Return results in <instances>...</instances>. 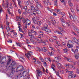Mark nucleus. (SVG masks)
<instances>
[{
	"label": "nucleus",
	"mask_w": 79,
	"mask_h": 79,
	"mask_svg": "<svg viewBox=\"0 0 79 79\" xmlns=\"http://www.w3.org/2000/svg\"><path fill=\"white\" fill-rule=\"evenodd\" d=\"M11 61V59L9 58L8 60V62L7 63V65L8 66L9 68L12 70V73L10 74L9 76L10 77H12L13 76V73H15V69L16 68L17 66V64L16 62L15 61H12L11 63H10Z\"/></svg>",
	"instance_id": "nucleus-1"
},
{
	"label": "nucleus",
	"mask_w": 79,
	"mask_h": 79,
	"mask_svg": "<svg viewBox=\"0 0 79 79\" xmlns=\"http://www.w3.org/2000/svg\"><path fill=\"white\" fill-rule=\"evenodd\" d=\"M34 1L36 3V5L37 6L35 8V10H36V11H39V12H40V11H39V8H42L41 4L37 0H34Z\"/></svg>",
	"instance_id": "nucleus-2"
},
{
	"label": "nucleus",
	"mask_w": 79,
	"mask_h": 79,
	"mask_svg": "<svg viewBox=\"0 0 79 79\" xmlns=\"http://www.w3.org/2000/svg\"><path fill=\"white\" fill-rule=\"evenodd\" d=\"M55 61L57 63V66L58 67V69H60L61 67V64L58 63V62H59V60H60L61 58H60V57H55Z\"/></svg>",
	"instance_id": "nucleus-3"
},
{
	"label": "nucleus",
	"mask_w": 79,
	"mask_h": 79,
	"mask_svg": "<svg viewBox=\"0 0 79 79\" xmlns=\"http://www.w3.org/2000/svg\"><path fill=\"white\" fill-rule=\"evenodd\" d=\"M22 69L24 70V68H23V65H20L16 69V73H18V71H20V72H21V73H20L19 75H21V74H22V73H21L23 72V71H22Z\"/></svg>",
	"instance_id": "nucleus-4"
},
{
	"label": "nucleus",
	"mask_w": 79,
	"mask_h": 79,
	"mask_svg": "<svg viewBox=\"0 0 79 79\" xmlns=\"http://www.w3.org/2000/svg\"><path fill=\"white\" fill-rule=\"evenodd\" d=\"M23 23H26L25 26V27L26 29H27V25H30V24H31V21L27 19H26L24 20H23Z\"/></svg>",
	"instance_id": "nucleus-5"
},
{
	"label": "nucleus",
	"mask_w": 79,
	"mask_h": 79,
	"mask_svg": "<svg viewBox=\"0 0 79 79\" xmlns=\"http://www.w3.org/2000/svg\"><path fill=\"white\" fill-rule=\"evenodd\" d=\"M60 20L63 23H65V24H68V26L69 27H70L72 25H71V22L69 21V20L65 22L64 21V19L62 18H60Z\"/></svg>",
	"instance_id": "nucleus-6"
},
{
	"label": "nucleus",
	"mask_w": 79,
	"mask_h": 79,
	"mask_svg": "<svg viewBox=\"0 0 79 79\" xmlns=\"http://www.w3.org/2000/svg\"><path fill=\"white\" fill-rule=\"evenodd\" d=\"M69 17L71 20H72V21H77L76 16L75 15H73V16H72L70 13L69 14Z\"/></svg>",
	"instance_id": "nucleus-7"
},
{
	"label": "nucleus",
	"mask_w": 79,
	"mask_h": 79,
	"mask_svg": "<svg viewBox=\"0 0 79 79\" xmlns=\"http://www.w3.org/2000/svg\"><path fill=\"white\" fill-rule=\"evenodd\" d=\"M36 72L37 74L36 75V76L38 77H41L42 76V71H40V70L38 69L36 70Z\"/></svg>",
	"instance_id": "nucleus-8"
},
{
	"label": "nucleus",
	"mask_w": 79,
	"mask_h": 79,
	"mask_svg": "<svg viewBox=\"0 0 79 79\" xmlns=\"http://www.w3.org/2000/svg\"><path fill=\"white\" fill-rule=\"evenodd\" d=\"M9 5V3L8 1H7L5 4L4 2H3V3L2 4V6H3L4 8H8V7Z\"/></svg>",
	"instance_id": "nucleus-9"
},
{
	"label": "nucleus",
	"mask_w": 79,
	"mask_h": 79,
	"mask_svg": "<svg viewBox=\"0 0 79 79\" xmlns=\"http://www.w3.org/2000/svg\"><path fill=\"white\" fill-rule=\"evenodd\" d=\"M48 1L49 0H45V1L43 2V4H45L47 6L50 5H51V3Z\"/></svg>",
	"instance_id": "nucleus-10"
},
{
	"label": "nucleus",
	"mask_w": 79,
	"mask_h": 79,
	"mask_svg": "<svg viewBox=\"0 0 79 79\" xmlns=\"http://www.w3.org/2000/svg\"><path fill=\"white\" fill-rule=\"evenodd\" d=\"M76 77V75H74L71 74H69L68 75V77L69 79H71V78H74Z\"/></svg>",
	"instance_id": "nucleus-11"
},
{
	"label": "nucleus",
	"mask_w": 79,
	"mask_h": 79,
	"mask_svg": "<svg viewBox=\"0 0 79 79\" xmlns=\"http://www.w3.org/2000/svg\"><path fill=\"white\" fill-rule=\"evenodd\" d=\"M60 14L62 16V17L63 18H64V19H66V15L64 13L61 12Z\"/></svg>",
	"instance_id": "nucleus-12"
},
{
	"label": "nucleus",
	"mask_w": 79,
	"mask_h": 79,
	"mask_svg": "<svg viewBox=\"0 0 79 79\" xmlns=\"http://www.w3.org/2000/svg\"><path fill=\"white\" fill-rule=\"evenodd\" d=\"M71 0H69L68 3L70 7H71V8H72V7H73V3H72L71 2Z\"/></svg>",
	"instance_id": "nucleus-13"
},
{
	"label": "nucleus",
	"mask_w": 79,
	"mask_h": 79,
	"mask_svg": "<svg viewBox=\"0 0 79 79\" xmlns=\"http://www.w3.org/2000/svg\"><path fill=\"white\" fill-rule=\"evenodd\" d=\"M35 40L38 43H41L42 42V39H41V40H39V39L37 38H35Z\"/></svg>",
	"instance_id": "nucleus-14"
},
{
	"label": "nucleus",
	"mask_w": 79,
	"mask_h": 79,
	"mask_svg": "<svg viewBox=\"0 0 79 79\" xmlns=\"http://www.w3.org/2000/svg\"><path fill=\"white\" fill-rule=\"evenodd\" d=\"M23 18V17H16V21H19L21 22V20Z\"/></svg>",
	"instance_id": "nucleus-15"
},
{
	"label": "nucleus",
	"mask_w": 79,
	"mask_h": 79,
	"mask_svg": "<svg viewBox=\"0 0 79 79\" xmlns=\"http://www.w3.org/2000/svg\"><path fill=\"white\" fill-rule=\"evenodd\" d=\"M31 55H32V53L30 54L28 52L27 54H26V56L28 58H29L30 56H31Z\"/></svg>",
	"instance_id": "nucleus-16"
},
{
	"label": "nucleus",
	"mask_w": 79,
	"mask_h": 79,
	"mask_svg": "<svg viewBox=\"0 0 79 79\" xmlns=\"http://www.w3.org/2000/svg\"><path fill=\"white\" fill-rule=\"evenodd\" d=\"M42 49L43 51L44 52H47V51L48 50L47 48L45 47H44Z\"/></svg>",
	"instance_id": "nucleus-17"
},
{
	"label": "nucleus",
	"mask_w": 79,
	"mask_h": 79,
	"mask_svg": "<svg viewBox=\"0 0 79 79\" xmlns=\"http://www.w3.org/2000/svg\"><path fill=\"white\" fill-rule=\"evenodd\" d=\"M74 41L73 40H69V44H71V45H73L74 44Z\"/></svg>",
	"instance_id": "nucleus-18"
},
{
	"label": "nucleus",
	"mask_w": 79,
	"mask_h": 79,
	"mask_svg": "<svg viewBox=\"0 0 79 79\" xmlns=\"http://www.w3.org/2000/svg\"><path fill=\"white\" fill-rule=\"evenodd\" d=\"M42 42H41V43H42V44L43 45H46L47 42H46V41H44L42 40Z\"/></svg>",
	"instance_id": "nucleus-19"
},
{
	"label": "nucleus",
	"mask_w": 79,
	"mask_h": 79,
	"mask_svg": "<svg viewBox=\"0 0 79 79\" xmlns=\"http://www.w3.org/2000/svg\"><path fill=\"white\" fill-rule=\"evenodd\" d=\"M56 73L57 76H58V77H59L60 78H61V77L60 76V75H59V74H60V73H59V72L56 71Z\"/></svg>",
	"instance_id": "nucleus-20"
},
{
	"label": "nucleus",
	"mask_w": 79,
	"mask_h": 79,
	"mask_svg": "<svg viewBox=\"0 0 79 79\" xmlns=\"http://www.w3.org/2000/svg\"><path fill=\"white\" fill-rule=\"evenodd\" d=\"M52 68L53 69L54 71H55V65L54 64H52Z\"/></svg>",
	"instance_id": "nucleus-21"
},
{
	"label": "nucleus",
	"mask_w": 79,
	"mask_h": 79,
	"mask_svg": "<svg viewBox=\"0 0 79 79\" xmlns=\"http://www.w3.org/2000/svg\"><path fill=\"white\" fill-rule=\"evenodd\" d=\"M53 53L52 52H48V56H52V55H53V53Z\"/></svg>",
	"instance_id": "nucleus-22"
},
{
	"label": "nucleus",
	"mask_w": 79,
	"mask_h": 79,
	"mask_svg": "<svg viewBox=\"0 0 79 79\" xmlns=\"http://www.w3.org/2000/svg\"><path fill=\"white\" fill-rule=\"evenodd\" d=\"M59 29L61 31V32H64V29L61 27H58Z\"/></svg>",
	"instance_id": "nucleus-23"
},
{
	"label": "nucleus",
	"mask_w": 79,
	"mask_h": 79,
	"mask_svg": "<svg viewBox=\"0 0 79 79\" xmlns=\"http://www.w3.org/2000/svg\"><path fill=\"white\" fill-rule=\"evenodd\" d=\"M19 60L23 62V61H24V59L23 58V57H19Z\"/></svg>",
	"instance_id": "nucleus-24"
},
{
	"label": "nucleus",
	"mask_w": 79,
	"mask_h": 79,
	"mask_svg": "<svg viewBox=\"0 0 79 79\" xmlns=\"http://www.w3.org/2000/svg\"><path fill=\"white\" fill-rule=\"evenodd\" d=\"M24 3L25 5L26 6H27L28 5H29V2L28 1H26L24 2Z\"/></svg>",
	"instance_id": "nucleus-25"
},
{
	"label": "nucleus",
	"mask_w": 79,
	"mask_h": 79,
	"mask_svg": "<svg viewBox=\"0 0 79 79\" xmlns=\"http://www.w3.org/2000/svg\"><path fill=\"white\" fill-rule=\"evenodd\" d=\"M49 47L51 48V50H52V51H53L54 52H57V51H56V50L55 49V48H52L51 47Z\"/></svg>",
	"instance_id": "nucleus-26"
},
{
	"label": "nucleus",
	"mask_w": 79,
	"mask_h": 79,
	"mask_svg": "<svg viewBox=\"0 0 79 79\" xmlns=\"http://www.w3.org/2000/svg\"><path fill=\"white\" fill-rule=\"evenodd\" d=\"M67 46H68V47H69V48H72L73 47V44H67Z\"/></svg>",
	"instance_id": "nucleus-27"
},
{
	"label": "nucleus",
	"mask_w": 79,
	"mask_h": 79,
	"mask_svg": "<svg viewBox=\"0 0 79 79\" xmlns=\"http://www.w3.org/2000/svg\"><path fill=\"white\" fill-rule=\"evenodd\" d=\"M6 35H8V36H11V34L8 32V31H7L6 32Z\"/></svg>",
	"instance_id": "nucleus-28"
},
{
	"label": "nucleus",
	"mask_w": 79,
	"mask_h": 79,
	"mask_svg": "<svg viewBox=\"0 0 79 79\" xmlns=\"http://www.w3.org/2000/svg\"><path fill=\"white\" fill-rule=\"evenodd\" d=\"M18 27L19 28V31H20V32H23H23H24V31H23V30H22L21 28H20V27H21V26H19Z\"/></svg>",
	"instance_id": "nucleus-29"
},
{
	"label": "nucleus",
	"mask_w": 79,
	"mask_h": 79,
	"mask_svg": "<svg viewBox=\"0 0 79 79\" xmlns=\"http://www.w3.org/2000/svg\"><path fill=\"white\" fill-rule=\"evenodd\" d=\"M45 31H46V32H51V30L47 28H46Z\"/></svg>",
	"instance_id": "nucleus-30"
},
{
	"label": "nucleus",
	"mask_w": 79,
	"mask_h": 79,
	"mask_svg": "<svg viewBox=\"0 0 79 79\" xmlns=\"http://www.w3.org/2000/svg\"><path fill=\"white\" fill-rule=\"evenodd\" d=\"M28 34L29 35V37H30L31 39H32V33H31V32H29Z\"/></svg>",
	"instance_id": "nucleus-31"
},
{
	"label": "nucleus",
	"mask_w": 79,
	"mask_h": 79,
	"mask_svg": "<svg viewBox=\"0 0 79 79\" xmlns=\"http://www.w3.org/2000/svg\"><path fill=\"white\" fill-rule=\"evenodd\" d=\"M63 51L64 53L67 54L68 53V50H67L66 49H64L63 50Z\"/></svg>",
	"instance_id": "nucleus-32"
},
{
	"label": "nucleus",
	"mask_w": 79,
	"mask_h": 79,
	"mask_svg": "<svg viewBox=\"0 0 79 79\" xmlns=\"http://www.w3.org/2000/svg\"><path fill=\"white\" fill-rule=\"evenodd\" d=\"M74 56L76 60H78L79 59V57L76 54L74 55Z\"/></svg>",
	"instance_id": "nucleus-33"
},
{
	"label": "nucleus",
	"mask_w": 79,
	"mask_h": 79,
	"mask_svg": "<svg viewBox=\"0 0 79 79\" xmlns=\"http://www.w3.org/2000/svg\"><path fill=\"white\" fill-rule=\"evenodd\" d=\"M52 23L54 25H55L56 24V21H55V20H52Z\"/></svg>",
	"instance_id": "nucleus-34"
},
{
	"label": "nucleus",
	"mask_w": 79,
	"mask_h": 79,
	"mask_svg": "<svg viewBox=\"0 0 79 79\" xmlns=\"http://www.w3.org/2000/svg\"><path fill=\"white\" fill-rule=\"evenodd\" d=\"M54 32L55 33H56V34H61V35H62V33L60 31H54Z\"/></svg>",
	"instance_id": "nucleus-35"
},
{
	"label": "nucleus",
	"mask_w": 79,
	"mask_h": 79,
	"mask_svg": "<svg viewBox=\"0 0 79 79\" xmlns=\"http://www.w3.org/2000/svg\"><path fill=\"white\" fill-rule=\"evenodd\" d=\"M47 8L48 9V11H50V12H51V13H52V12H53V11H52V10L50 8L48 7H47Z\"/></svg>",
	"instance_id": "nucleus-36"
},
{
	"label": "nucleus",
	"mask_w": 79,
	"mask_h": 79,
	"mask_svg": "<svg viewBox=\"0 0 79 79\" xmlns=\"http://www.w3.org/2000/svg\"><path fill=\"white\" fill-rule=\"evenodd\" d=\"M31 10H35V8L34 7V6H31Z\"/></svg>",
	"instance_id": "nucleus-37"
},
{
	"label": "nucleus",
	"mask_w": 79,
	"mask_h": 79,
	"mask_svg": "<svg viewBox=\"0 0 79 79\" xmlns=\"http://www.w3.org/2000/svg\"><path fill=\"white\" fill-rule=\"evenodd\" d=\"M42 22H41V21H38L37 22V23L36 24L38 25V26H40Z\"/></svg>",
	"instance_id": "nucleus-38"
},
{
	"label": "nucleus",
	"mask_w": 79,
	"mask_h": 79,
	"mask_svg": "<svg viewBox=\"0 0 79 79\" xmlns=\"http://www.w3.org/2000/svg\"><path fill=\"white\" fill-rule=\"evenodd\" d=\"M36 50L37 51H38V52H40V51H41V50H40V48L38 47H37L36 48Z\"/></svg>",
	"instance_id": "nucleus-39"
},
{
	"label": "nucleus",
	"mask_w": 79,
	"mask_h": 79,
	"mask_svg": "<svg viewBox=\"0 0 79 79\" xmlns=\"http://www.w3.org/2000/svg\"><path fill=\"white\" fill-rule=\"evenodd\" d=\"M66 59L68 61H69V62H71L73 61V60L71 59H68V58H66Z\"/></svg>",
	"instance_id": "nucleus-40"
},
{
	"label": "nucleus",
	"mask_w": 79,
	"mask_h": 79,
	"mask_svg": "<svg viewBox=\"0 0 79 79\" xmlns=\"http://www.w3.org/2000/svg\"><path fill=\"white\" fill-rule=\"evenodd\" d=\"M18 1V3L19 4V5L21 6L20 3H21V1L20 0H17Z\"/></svg>",
	"instance_id": "nucleus-41"
},
{
	"label": "nucleus",
	"mask_w": 79,
	"mask_h": 79,
	"mask_svg": "<svg viewBox=\"0 0 79 79\" xmlns=\"http://www.w3.org/2000/svg\"><path fill=\"white\" fill-rule=\"evenodd\" d=\"M14 36L15 37H18V35H17V33H14Z\"/></svg>",
	"instance_id": "nucleus-42"
},
{
	"label": "nucleus",
	"mask_w": 79,
	"mask_h": 79,
	"mask_svg": "<svg viewBox=\"0 0 79 79\" xmlns=\"http://www.w3.org/2000/svg\"><path fill=\"white\" fill-rule=\"evenodd\" d=\"M33 21L35 24H37V22H36V20H33Z\"/></svg>",
	"instance_id": "nucleus-43"
},
{
	"label": "nucleus",
	"mask_w": 79,
	"mask_h": 79,
	"mask_svg": "<svg viewBox=\"0 0 79 79\" xmlns=\"http://www.w3.org/2000/svg\"><path fill=\"white\" fill-rule=\"evenodd\" d=\"M30 41H31V42H32V43H33V44H35V42L34 41V40H33L31 39Z\"/></svg>",
	"instance_id": "nucleus-44"
},
{
	"label": "nucleus",
	"mask_w": 79,
	"mask_h": 79,
	"mask_svg": "<svg viewBox=\"0 0 79 79\" xmlns=\"http://www.w3.org/2000/svg\"><path fill=\"white\" fill-rule=\"evenodd\" d=\"M6 29L7 31H9L10 29V27H6Z\"/></svg>",
	"instance_id": "nucleus-45"
},
{
	"label": "nucleus",
	"mask_w": 79,
	"mask_h": 79,
	"mask_svg": "<svg viewBox=\"0 0 79 79\" xmlns=\"http://www.w3.org/2000/svg\"><path fill=\"white\" fill-rule=\"evenodd\" d=\"M18 12L19 14H21V10H20V9H19L18 10Z\"/></svg>",
	"instance_id": "nucleus-46"
},
{
	"label": "nucleus",
	"mask_w": 79,
	"mask_h": 79,
	"mask_svg": "<svg viewBox=\"0 0 79 79\" xmlns=\"http://www.w3.org/2000/svg\"><path fill=\"white\" fill-rule=\"evenodd\" d=\"M33 15H37V13L36 12V11H34L33 12Z\"/></svg>",
	"instance_id": "nucleus-47"
},
{
	"label": "nucleus",
	"mask_w": 79,
	"mask_h": 79,
	"mask_svg": "<svg viewBox=\"0 0 79 79\" xmlns=\"http://www.w3.org/2000/svg\"><path fill=\"white\" fill-rule=\"evenodd\" d=\"M44 27L47 28L48 27V25H47V24H45L44 25Z\"/></svg>",
	"instance_id": "nucleus-48"
},
{
	"label": "nucleus",
	"mask_w": 79,
	"mask_h": 79,
	"mask_svg": "<svg viewBox=\"0 0 79 79\" xmlns=\"http://www.w3.org/2000/svg\"><path fill=\"white\" fill-rule=\"evenodd\" d=\"M24 10L25 11H27V6H24Z\"/></svg>",
	"instance_id": "nucleus-49"
},
{
	"label": "nucleus",
	"mask_w": 79,
	"mask_h": 79,
	"mask_svg": "<svg viewBox=\"0 0 79 79\" xmlns=\"http://www.w3.org/2000/svg\"><path fill=\"white\" fill-rule=\"evenodd\" d=\"M49 41L51 42H52V43H53V42H54V41H53V40H52V39H49Z\"/></svg>",
	"instance_id": "nucleus-50"
},
{
	"label": "nucleus",
	"mask_w": 79,
	"mask_h": 79,
	"mask_svg": "<svg viewBox=\"0 0 79 79\" xmlns=\"http://www.w3.org/2000/svg\"><path fill=\"white\" fill-rule=\"evenodd\" d=\"M40 60L42 61V62H44V59L42 58V57H40Z\"/></svg>",
	"instance_id": "nucleus-51"
},
{
	"label": "nucleus",
	"mask_w": 79,
	"mask_h": 79,
	"mask_svg": "<svg viewBox=\"0 0 79 79\" xmlns=\"http://www.w3.org/2000/svg\"><path fill=\"white\" fill-rule=\"evenodd\" d=\"M33 60H35L34 61V63H35V64H37V63H36V59H35V58H33Z\"/></svg>",
	"instance_id": "nucleus-52"
},
{
	"label": "nucleus",
	"mask_w": 79,
	"mask_h": 79,
	"mask_svg": "<svg viewBox=\"0 0 79 79\" xmlns=\"http://www.w3.org/2000/svg\"><path fill=\"white\" fill-rule=\"evenodd\" d=\"M70 10L71 11V12H72V13H74V9L73 8H70Z\"/></svg>",
	"instance_id": "nucleus-53"
},
{
	"label": "nucleus",
	"mask_w": 79,
	"mask_h": 79,
	"mask_svg": "<svg viewBox=\"0 0 79 79\" xmlns=\"http://www.w3.org/2000/svg\"><path fill=\"white\" fill-rule=\"evenodd\" d=\"M53 39L54 40H56L57 39V37L56 36H54L53 37Z\"/></svg>",
	"instance_id": "nucleus-54"
},
{
	"label": "nucleus",
	"mask_w": 79,
	"mask_h": 79,
	"mask_svg": "<svg viewBox=\"0 0 79 79\" xmlns=\"http://www.w3.org/2000/svg\"><path fill=\"white\" fill-rule=\"evenodd\" d=\"M42 30L43 31H45V29H46V28H45L44 27H43L42 28Z\"/></svg>",
	"instance_id": "nucleus-55"
},
{
	"label": "nucleus",
	"mask_w": 79,
	"mask_h": 79,
	"mask_svg": "<svg viewBox=\"0 0 79 79\" xmlns=\"http://www.w3.org/2000/svg\"><path fill=\"white\" fill-rule=\"evenodd\" d=\"M76 73H77V74H79V69H77L76 70Z\"/></svg>",
	"instance_id": "nucleus-56"
},
{
	"label": "nucleus",
	"mask_w": 79,
	"mask_h": 79,
	"mask_svg": "<svg viewBox=\"0 0 79 79\" xmlns=\"http://www.w3.org/2000/svg\"><path fill=\"white\" fill-rule=\"evenodd\" d=\"M34 18L35 19H37V20H39V17H34Z\"/></svg>",
	"instance_id": "nucleus-57"
},
{
	"label": "nucleus",
	"mask_w": 79,
	"mask_h": 79,
	"mask_svg": "<svg viewBox=\"0 0 79 79\" xmlns=\"http://www.w3.org/2000/svg\"><path fill=\"white\" fill-rule=\"evenodd\" d=\"M54 4L55 5H57V1H56L54 2Z\"/></svg>",
	"instance_id": "nucleus-58"
},
{
	"label": "nucleus",
	"mask_w": 79,
	"mask_h": 79,
	"mask_svg": "<svg viewBox=\"0 0 79 79\" xmlns=\"http://www.w3.org/2000/svg\"><path fill=\"white\" fill-rule=\"evenodd\" d=\"M65 66H66V67H67V68H69V64H65Z\"/></svg>",
	"instance_id": "nucleus-59"
},
{
	"label": "nucleus",
	"mask_w": 79,
	"mask_h": 79,
	"mask_svg": "<svg viewBox=\"0 0 79 79\" xmlns=\"http://www.w3.org/2000/svg\"><path fill=\"white\" fill-rule=\"evenodd\" d=\"M75 31H77L76 32H77L78 33V34L79 35V29H75Z\"/></svg>",
	"instance_id": "nucleus-60"
},
{
	"label": "nucleus",
	"mask_w": 79,
	"mask_h": 79,
	"mask_svg": "<svg viewBox=\"0 0 79 79\" xmlns=\"http://www.w3.org/2000/svg\"><path fill=\"white\" fill-rule=\"evenodd\" d=\"M8 42H9V43H12V41L10 39L9 40H8Z\"/></svg>",
	"instance_id": "nucleus-61"
},
{
	"label": "nucleus",
	"mask_w": 79,
	"mask_h": 79,
	"mask_svg": "<svg viewBox=\"0 0 79 79\" xmlns=\"http://www.w3.org/2000/svg\"><path fill=\"white\" fill-rule=\"evenodd\" d=\"M56 43L57 44V45H58L59 44H60V42H59V41H56Z\"/></svg>",
	"instance_id": "nucleus-62"
},
{
	"label": "nucleus",
	"mask_w": 79,
	"mask_h": 79,
	"mask_svg": "<svg viewBox=\"0 0 79 79\" xmlns=\"http://www.w3.org/2000/svg\"><path fill=\"white\" fill-rule=\"evenodd\" d=\"M73 67V65H72L69 64V68H71Z\"/></svg>",
	"instance_id": "nucleus-63"
},
{
	"label": "nucleus",
	"mask_w": 79,
	"mask_h": 79,
	"mask_svg": "<svg viewBox=\"0 0 79 79\" xmlns=\"http://www.w3.org/2000/svg\"><path fill=\"white\" fill-rule=\"evenodd\" d=\"M20 79H24V76H21L20 77Z\"/></svg>",
	"instance_id": "nucleus-64"
}]
</instances>
